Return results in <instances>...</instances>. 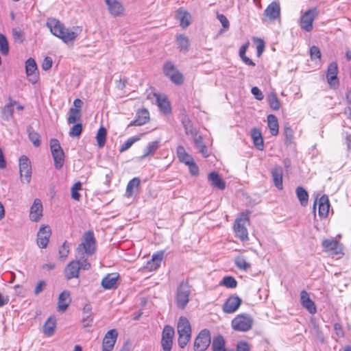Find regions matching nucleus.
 I'll return each mask as SVG.
<instances>
[{"instance_id": "nucleus-53", "label": "nucleus", "mask_w": 351, "mask_h": 351, "mask_svg": "<svg viewBox=\"0 0 351 351\" xmlns=\"http://www.w3.org/2000/svg\"><path fill=\"white\" fill-rule=\"evenodd\" d=\"M82 131V125L81 123H77L74 125L69 131V135L71 137L79 136Z\"/></svg>"}, {"instance_id": "nucleus-49", "label": "nucleus", "mask_w": 351, "mask_h": 351, "mask_svg": "<svg viewBox=\"0 0 351 351\" xmlns=\"http://www.w3.org/2000/svg\"><path fill=\"white\" fill-rule=\"evenodd\" d=\"M0 51L3 55H8L9 53V45L6 37L0 34Z\"/></svg>"}, {"instance_id": "nucleus-33", "label": "nucleus", "mask_w": 351, "mask_h": 351, "mask_svg": "<svg viewBox=\"0 0 351 351\" xmlns=\"http://www.w3.org/2000/svg\"><path fill=\"white\" fill-rule=\"evenodd\" d=\"M211 348L213 351L228 350V349L226 348L225 339L221 335H218L213 339Z\"/></svg>"}, {"instance_id": "nucleus-17", "label": "nucleus", "mask_w": 351, "mask_h": 351, "mask_svg": "<svg viewBox=\"0 0 351 351\" xmlns=\"http://www.w3.org/2000/svg\"><path fill=\"white\" fill-rule=\"evenodd\" d=\"M324 250L332 255H338L341 253V245L335 239H326L322 242Z\"/></svg>"}, {"instance_id": "nucleus-64", "label": "nucleus", "mask_w": 351, "mask_h": 351, "mask_svg": "<svg viewBox=\"0 0 351 351\" xmlns=\"http://www.w3.org/2000/svg\"><path fill=\"white\" fill-rule=\"evenodd\" d=\"M192 137H193V141H194V143H195V146H196L197 148H199V147H200L201 146H202V145H204V143H203V141H202V138L201 136H199V135L198 134V132H197V133L195 134V135H193V136H192Z\"/></svg>"}, {"instance_id": "nucleus-7", "label": "nucleus", "mask_w": 351, "mask_h": 351, "mask_svg": "<svg viewBox=\"0 0 351 351\" xmlns=\"http://www.w3.org/2000/svg\"><path fill=\"white\" fill-rule=\"evenodd\" d=\"M163 72L165 76L169 77L175 84L181 85L183 84L184 76L172 62L168 61L164 64Z\"/></svg>"}, {"instance_id": "nucleus-21", "label": "nucleus", "mask_w": 351, "mask_h": 351, "mask_svg": "<svg viewBox=\"0 0 351 351\" xmlns=\"http://www.w3.org/2000/svg\"><path fill=\"white\" fill-rule=\"evenodd\" d=\"M80 269V265L77 261L70 262L64 269V274L66 279L70 280L74 278H77Z\"/></svg>"}, {"instance_id": "nucleus-29", "label": "nucleus", "mask_w": 351, "mask_h": 351, "mask_svg": "<svg viewBox=\"0 0 351 351\" xmlns=\"http://www.w3.org/2000/svg\"><path fill=\"white\" fill-rule=\"evenodd\" d=\"M208 180L211 182V184L213 186L220 189L223 190L226 188V183L219 176V175L213 171L209 173Z\"/></svg>"}, {"instance_id": "nucleus-31", "label": "nucleus", "mask_w": 351, "mask_h": 351, "mask_svg": "<svg viewBox=\"0 0 351 351\" xmlns=\"http://www.w3.org/2000/svg\"><path fill=\"white\" fill-rule=\"evenodd\" d=\"M163 255V252H158L156 254H153L152 259L147 262V267L150 270H155L158 268L162 260Z\"/></svg>"}, {"instance_id": "nucleus-12", "label": "nucleus", "mask_w": 351, "mask_h": 351, "mask_svg": "<svg viewBox=\"0 0 351 351\" xmlns=\"http://www.w3.org/2000/svg\"><path fill=\"white\" fill-rule=\"evenodd\" d=\"M174 330L169 326H166L162 331L161 345L164 351H171L173 344Z\"/></svg>"}, {"instance_id": "nucleus-58", "label": "nucleus", "mask_w": 351, "mask_h": 351, "mask_svg": "<svg viewBox=\"0 0 351 351\" xmlns=\"http://www.w3.org/2000/svg\"><path fill=\"white\" fill-rule=\"evenodd\" d=\"M284 134L286 138V143H290L293 138V132L290 126H285L284 128Z\"/></svg>"}, {"instance_id": "nucleus-38", "label": "nucleus", "mask_w": 351, "mask_h": 351, "mask_svg": "<svg viewBox=\"0 0 351 351\" xmlns=\"http://www.w3.org/2000/svg\"><path fill=\"white\" fill-rule=\"evenodd\" d=\"M16 104V101H11L9 104H6L2 110L3 119L8 121L13 116L14 106Z\"/></svg>"}, {"instance_id": "nucleus-6", "label": "nucleus", "mask_w": 351, "mask_h": 351, "mask_svg": "<svg viewBox=\"0 0 351 351\" xmlns=\"http://www.w3.org/2000/svg\"><path fill=\"white\" fill-rule=\"evenodd\" d=\"M319 11L316 8L309 9L302 13L300 18V26L302 29L310 32L313 28V21L317 18Z\"/></svg>"}, {"instance_id": "nucleus-14", "label": "nucleus", "mask_w": 351, "mask_h": 351, "mask_svg": "<svg viewBox=\"0 0 351 351\" xmlns=\"http://www.w3.org/2000/svg\"><path fill=\"white\" fill-rule=\"evenodd\" d=\"M51 234V228L49 226H40L37 233V244L40 248L47 247Z\"/></svg>"}, {"instance_id": "nucleus-47", "label": "nucleus", "mask_w": 351, "mask_h": 351, "mask_svg": "<svg viewBox=\"0 0 351 351\" xmlns=\"http://www.w3.org/2000/svg\"><path fill=\"white\" fill-rule=\"evenodd\" d=\"M182 124L186 134H190L191 136L195 135L197 132V130L193 127L189 119L184 118L182 120Z\"/></svg>"}, {"instance_id": "nucleus-36", "label": "nucleus", "mask_w": 351, "mask_h": 351, "mask_svg": "<svg viewBox=\"0 0 351 351\" xmlns=\"http://www.w3.org/2000/svg\"><path fill=\"white\" fill-rule=\"evenodd\" d=\"M159 141H152L148 143L144 149V154L141 156V159H144L149 156L153 155L159 147Z\"/></svg>"}, {"instance_id": "nucleus-4", "label": "nucleus", "mask_w": 351, "mask_h": 351, "mask_svg": "<svg viewBox=\"0 0 351 351\" xmlns=\"http://www.w3.org/2000/svg\"><path fill=\"white\" fill-rule=\"evenodd\" d=\"M249 221V213H241L234 223V230L236 236L242 241L249 239L247 224Z\"/></svg>"}, {"instance_id": "nucleus-13", "label": "nucleus", "mask_w": 351, "mask_h": 351, "mask_svg": "<svg viewBox=\"0 0 351 351\" xmlns=\"http://www.w3.org/2000/svg\"><path fill=\"white\" fill-rule=\"evenodd\" d=\"M118 332L116 329H111L108 331L102 342V351H112L117 341Z\"/></svg>"}, {"instance_id": "nucleus-22", "label": "nucleus", "mask_w": 351, "mask_h": 351, "mask_svg": "<svg viewBox=\"0 0 351 351\" xmlns=\"http://www.w3.org/2000/svg\"><path fill=\"white\" fill-rule=\"evenodd\" d=\"M110 13L113 16H119L124 11V8L119 0H105Z\"/></svg>"}, {"instance_id": "nucleus-16", "label": "nucleus", "mask_w": 351, "mask_h": 351, "mask_svg": "<svg viewBox=\"0 0 351 351\" xmlns=\"http://www.w3.org/2000/svg\"><path fill=\"white\" fill-rule=\"evenodd\" d=\"M241 299L237 295L230 296L223 305V311L226 313H233L241 306Z\"/></svg>"}, {"instance_id": "nucleus-45", "label": "nucleus", "mask_w": 351, "mask_h": 351, "mask_svg": "<svg viewBox=\"0 0 351 351\" xmlns=\"http://www.w3.org/2000/svg\"><path fill=\"white\" fill-rule=\"evenodd\" d=\"M220 285L227 288L234 289L237 287V282L234 277L228 276L223 278Z\"/></svg>"}, {"instance_id": "nucleus-43", "label": "nucleus", "mask_w": 351, "mask_h": 351, "mask_svg": "<svg viewBox=\"0 0 351 351\" xmlns=\"http://www.w3.org/2000/svg\"><path fill=\"white\" fill-rule=\"evenodd\" d=\"M269 105L274 110H278L280 108V103L276 94L271 93L267 97Z\"/></svg>"}, {"instance_id": "nucleus-5", "label": "nucleus", "mask_w": 351, "mask_h": 351, "mask_svg": "<svg viewBox=\"0 0 351 351\" xmlns=\"http://www.w3.org/2000/svg\"><path fill=\"white\" fill-rule=\"evenodd\" d=\"M254 319L249 314H240L232 320V327L234 330L246 332L250 330L253 325Z\"/></svg>"}, {"instance_id": "nucleus-37", "label": "nucleus", "mask_w": 351, "mask_h": 351, "mask_svg": "<svg viewBox=\"0 0 351 351\" xmlns=\"http://www.w3.org/2000/svg\"><path fill=\"white\" fill-rule=\"evenodd\" d=\"M141 180L138 178H134L128 184L126 187L125 195L128 197L132 196L134 189H138L140 186Z\"/></svg>"}, {"instance_id": "nucleus-50", "label": "nucleus", "mask_w": 351, "mask_h": 351, "mask_svg": "<svg viewBox=\"0 0 351 351\" xmlns=\"http://www.w3.org/2000/svg\"><path fill=\"white\" fill-rule=\"evenodd\" d=\"M82 189V184L80 182H77L73 184L71 189V197L75 200H80V194L79 191Z\"/></svg>"}, {"instance_id": "nucleus-18", "label": "nucleus", "mask_w": 351, "mask_h": 351, "mask_svg": "<svg viewBox=\"0 0 351 351\" xmlns=\"http://www.w3.org/2000/svg\"><path fill=\"white\" fill-rule=\"evenodd\" d=\"M43 216V204L39 199H35L30 208L29 218L32 221H38Z\"/></svg>"}, {"instance_id": "nucleus-41", "label": "nucleus", "mask_w": 351, "mask_h": 351, "mask_svg": "<svg viewBox=\"0 0 351 351\" xmlns=\"http://www.w3.org/2000/svg\"><path fill=\"white\" fill-rule=\"evenodd\" d=\"M235 265L240 269L247 271L250 268L251 265L249 263L245 257L243 256H239L234 260Z\"/></svg>"}, {"instance_id": "nucleus-8", "label": "nucleus", "mask_w": 351, "mask_h": 351, "mask_svg": "<svg viewBox=\"0 0 351 351\" xmlns=\"http://www.w3.org/2000/svg\"><path fill=\"white\" fill-rule=\"evenodd\" d=\"M51 152L54 160V167L56 169H60L64 162V153L57 139L50 141Z\"/></svg>"}, {"instance_id": "nucleus-24", "label": "nucleus", "mask_w": 351, "mask_h": 351, "mask_svg": "<svg viewBox=\"0 0 351 351\" xmlns=\"http://www.w3.org/2000/svg\"><path fill=\"white\" fill-rule=\"evenodd\" d=\"M176 18L180 21V26L182 28H186L191 24V16L190 13L182 8H180L177 10Z\"/></svg>"}, {"instance_id": "nucleus-44", "label": "nucleus", "mask_w": 351, "mask_h": 351, "mask_svg": "<svg viewBox=\"0 0 351 351\" xmlns=\"http://www.w3.org/2000/svg\"><path fill=\"white\" fill-rule=\"evenodd\" d=\"M106 134V130L103 127H101L97 131L96 138L97 145L100 148L103 147L105 145Z\"/></svg>"}, {"instance_id": "nucleus-60", "label": "nucleus", "mask_w": 351, "mask_h": 351, "mask_svg": "<svg viewBox=\"0 0 351 351\" xmlns=\"http://www.w3.org/2000/svg\"><path fill=\"white\" fill-rule=\"evenodd\" d=\"M46 282L44 280H40L35 287L34 293L36 295L40 294L46 287Z\"/></svg>"}, {"instance_id": "nucleus-35", "label": "nucleus", "mask_w": 351, "mask_h": 351, "mask_svg": "<svg viewBox=\"0 0 351 351\" xmlns=\"http://www.w3.org/2000/svg\"><path fill=\"white\" fill-rule=\"evenodd\" d=\"M56 328V319L53 317H49L43 326V332L48 337L51 336Z\"/></svg>"}, {"instance_id": "nucleus-1", "label": "nucleus", "mask_w": 351, "mask_h": 351, "mask_svg": "<svg viewBox=\"0 0 351 351\" xmlns=\"http://www.w3.org/2000/svg\"><path fill=\"white\" fill-rule=\"evenodd\" d=\"M47 26L53 35L62 39L65 43L74 40L78 35L77 32L73 29H66L64 25L56 19H48Z\"/></svg>"}, {"instance_id": "nucleus-25", "label": "nucleus", "mask_w": 351, "mask_h": 351, "mask_svg": "<svg viewBox=\"0 0 351 351\" xmlns=\"http://www.w3.org/2000/svg\"><path fill=\"white\" fill-rule=\"evenodd\" d=\"M338 67L336 62H332L328 65L327 71V80L330 86H335L338 84L337 81Z\"/></svg>"}, {"instance_id": "nucleus-11", "label": "nucleus", "mask_w": 351, "mask_h": 351, "mask_svg": "<svg viewBox=\"0 0 351 351\" xmlns=\"http://www.w3.org/2000/svg\"><path fill=\"white\" fill-rule=\"evenodd\" d=\"M210 331L207 329L202 330L195 339L194 351H205L210 346Z\"/></svg>"}, {"instance_id": "nucleus-19", "label": "nucleus", "mask_w": 351, "mask_h": 351, "mask_svg": "<svg viewBox=\"0 0 351 351\" xmlns=\"http://www.w3.org/2000/svg\"><path fill=\"white\" fill-rule=\"evenodd\" d=\"M300 302L304 308H305L310 313H316V306L314 302L310 298L308 293L302 290L300 293Z\"/></svg>"}, {"instance_id": "nucleus-28", "label": "nucleus", "mask_w": 351, "mask_h": 351, "mask_svg": "<svg viewBox=\"0 0 351 351\" xmlns=\"http://www.w3.org/2000/svg\"><path fill=\"white\" fill-rule=\"evenodd\" d=\"M264 14L270 19H276L280 16V8L278 3L272 2L264 11Z\"/></svg>"}, {"instance_id": "nucleus-52", "label": "nucleus", "mask_w": 351, "mask_h": 351, "mask_svg": "<svg viewBox=\"0 0 351 351\" xmlns=\"http://www.w3.org/2000/svg\"><path fill=\"white\" fill-rule=\"evenodd\" d=\"M140 140V137L134 136L128 139L120 147L119 152L121 153L125 152L129 148L132 147V145L136 141Z\"/></svg>"}, {"instance_id": "nucleus-55", "label": "nucleus", "mask_w": 351, "mask_h": 351, "mask_svg": "<svg viewBox=\"0 0 351 351\" xmlns=\"http://www.w3.org/2000/svg\"><path fill=\"white\" fill-rule=\"evenodd\" d=\"M69 253V245L66 241H64L59 250L60 257L65 259Z\"/></svg>"}, {"instance_id": "nucleus-59", "label": "nucleus", "mask_w": 351, "mask_h": 351, "mask_svg": "<svg viewBox=\"0 0 351 351\" xmlns=\"http://www.w3.org/2000/svg\"><path fill=\"white\" fill-rule=\"evenodd\" d=\"M93 322V314L83 315L82 323L84 328L90 326L92 325Z\"/></svg>"}, {"instance_id": "nucleus-62", "label": "nucleus", "mask_w": 351, "mask_h": 351, "mask_svg": "<svg viewBox=\"0 0 351 351\" xmlns=\"http://www.w3.org/2000/svg\"><path fill=\"white\" fill-rule=\"evenodd\" d=\"M250 345L245 341H241L238 343L237 347V351H250Z\"/></svg>"}, {"instance_id": "nucleus-57", "label": "nucleus", "mask_w": 351, "mask_h": 351, "mask_svg": "<svg viewBox=\"0 0 351 351\" xmlns=\"http://www.w3.org/2000/svg\"><path fill=\"white\" fill-rule=\"evenodd\" d=\"M217 18L221 23L225 29H228L230 27V23L226 16L223 14L217 13Z\"/></svg>"}, {"instance_id": "nucleus-20", "label": "nucleus", "mask_w": 351, "mask_h": 351, "mask_svg": "<svg viewBox=\"0 0 351 351\" xmlns=\"http://www.w3.org/2000/svg\"><path fill=\"white\" fill-rule=\"evenodd\" d=\"M149 119V113L146 109H141L138 110L136 114L134 120L130 122L128 127L136 125L141 126L146 123Z\"/></svg>"}, {"instance_id": "nucleus-48", "label": "nucleus", "mask_w": 351, "mask_h": 351, "mask_svg": "<svg viewBox=\"0 0 351 351\" xmlns=\"http://www.w3.org/2000/svg\"><path fill=\"white\" fill-rule=\"evenodd\" d=\"M88 256L86 255H82L80 256L76 255V257L78 258L77 262L79 263V265H80V269H82L84 270H88L91 267L90 263L88 261L87 257Z\"/></svg>"}, {"instance_id": "nucleus-61", "label": "nucleus", "mask_w": 351, "mask_h": 351, "mask_svg": "<svg viewBox=\"0 0 351 351\" xmlns=\"http://www.w3.org/2000/svg\"><path fill=\"white\" fill-rule=\"evenodd\" d=\"M251 93L257 100L261 101L264 98L262 91L256 86L252 88Z\"/></svg>"}, {"instance_id": "nucleus-54", "label": "nucleus", "mask_w": 351, "mask_h": 351, "mask_svg": "<svg viewBox=\"0 0 351 351\" xmlns=\"http://www.w3.org/2000/svg\"><path fill=\"white\" fill-rule=\"evenodd\" d=\"M13 38L16 41L22 43L23 41V32L19 27H15L12 29Z\"/></svg>"}, {"instance_id": "nucleus-2", "label": "nucleus", "mask_w": 351, "mask_h": 351, "mask_svg": "<svg viewBox=\"0 0 351 351\" xmlns=\"http://www.w3.org/2000/svg\"><path fill=\"white\" fill-rule=\"evenodd\" d=\"M177 330L178 345L181 348H184L191 337V327L187 318L184 317H180L177 325Z\"/></svg>"}, {"instance_id": "nucleus-32", "label": "nucleus", "mask_w": 351, "mask_h": 351, "mask_svg": "<svg viewBox=\"0 0 351 351\" xmlns=\"http://www.w3.org/2000/svg\"><path fill=\"white\" fill-rule=\"evenodd\" d=\"M176 152L179 160L186 165L191 164V162L194 161L193 157L186 152L183 146H178Z\"/></svg>"}, {"instance_id": "nucleus-23", "label": "nucleus", "mask_w": 351, "mask_h": 351, "mask_svg": "<svg viewBox=\"0 0 351 351\" xmlns=\"http://www.w3.org/2000/svg\"><path fill=\"white\" fill-rule=\"evenodd\" d=\"M70 293L67 291H62L58 297L57 310L59 312L65 311L71 303Z\"/></svg>"}, {"instance_id": "nucleus-63", "label": "nucleus", "mask_w": 351, "mask_h": 351, "mask_svg": "<svg viewBox=\"0 0 351 351\" xmlns=\"http://www.w3.org/2000/svg\"><path fill=\"white\" fill-rule=\"evenodd\" d=\"M52 66V60L50 57H46L42 64V68L45 71L49 70Z\"/></svg>"}, {"instance_id": "nucleus-10", "label": "nucleus", "mask_w": 351, "mask_h": 351, "mask_svg": "<svg viewBox=\"0 0 351 351\" xmlns=\"http://www.w3.org/2000/svg\"><path fill=\"white\" fill-rule=\"evenodd\" d=\"M19 173L21 182L29 184L31 182V162L25 156H21L19 159Z\"/></svg>"}, {"instance_id": "nucleus-39", "label": "nucleus", "mask_w": 351, "mask_h": 351, "mask_svg": "<svg viewBox=\"0 0 351 351\" xmlns=\"http://www.w3.org/2000/svg\"><path fill=\"white\" fill-rule=\"evenodd\" d=\"M154 96L156 98L157 105L160 110L165 113L169 112L170 111V106L168 100L165 97H162L158 94H154Z\"/></svg>"}, {"instance_id": "nucleus-51", "label": "nucleus", "mask_w": 351, "mask_h": 351, "mask_svg": "<svg viewBox=\"0 0 351 351\" xmlns=\"http://www.w3.org/2000/svg\"><path fill=\"white\" fill-rule=\"evenodd\" d=\"M69 113L68 117V123L69 124L75 123L80 117V112L77 108H71Z\"/></svg>"}, {"instance_id": "nucleus-56", "label": "nucleus", "mask_w": 351, "mask_h": 351, "mask_svg": "<svg viewBox=\"0 0 351 351\" xmlns=\"http://www.w3.org/2000/svg\"><path fill=\"white\" fill-rule=\"evenodd\" d=\"M310 56L311 58L313 60H320L321 58V52L319 49L316 46H312L310 48Z\"/></svg>"}, {"instance_id": "nucleus-27", "label": "nucleus", "mask_w": 351, "mask_h": 351, "mask_svg": "<svg viewBox=\"0 0 351 351\" xmlns=\"http://www.w3.org/2000/svg\"><path fill=\"white\" fill-rule=\"evenodd\" d=\"M119 276V274L117 273L108 274L101 280L102 287L106 289H111L115 288Z\"/></svg>"}, {"instance_id": "nucleus-15", "label": "nucleus", "mask_w": 351, "mask_h": 351, "mask_svg": "<svg viewBox=\"0 0 351 351\" xmlns=\"http://www.w3.org/2000/svg\"><path fill=\"white\" fill-rule=\"evenodd\" d=\"M25 71L29 81L35 84L38 80V72L36 61L33 58H29L25 62Z\"/></svg>"}, {"instance_id": "nucleus-30", "label": "nucleus", "mask_w": 351, "mask_h": 351, "mask_svg": "<svg viewBox=\"0 0 351 351\" xmlns=\"http://www.w3.org/2000/svg\"><path fill=\"white\" fill-rule=\"evenodd\" d=\"M271 176L274 185L278 189H282V169L280 167H276L271 171Z\"/></svg>"}, {"instance_id": "nucleus-9", "label": "nucleus", "mask_w": 351, "mask_h": 351, "mask_svg": "<svg viewBox=\"0 0 351 351\" xmlns=\"http://www.w3.org/2000/svg\"><path fill=\"white\" fill-rule=\"evenodd\" d=\"M191 289L189 284L182 282L177 289L176 303L178 308L183 309L189 301Z\"/></svg>"}, {"instance_id": "nucleus-26", "label": "nucleus", "mask_w": 351, "mask_h": 351, "mask_svg": "<svg viewBox=\"0 0 351 351\" xmlns=\"http://www.w3.org/2000/svg\"><path fill=\"white\" fill-rule=\"evenodd\" d=\"M330 203L328 197L326 195H323L319 199V216L321 218L326 217L329 213Z\"/></svg>"}, {"instance_id": "nucleus-46", "label": "nucleus", "mask_w": 351, "mask_h": 351, "mask_svg": "<svg viewBox=\"0 0 351 351\" xmlns=\"http://www.w3.org/2000/svg\"><path fill=\"white\" fill-rule=\"evenodd\" d=\"M28 136L35 147H38L40 145V135L32 130V128L27 129Z\"/></svg>"}, {"instance_id": "nucleus-40", "label": "nucleus", "mask_w": 351, "mask_h": 351, "mask_svg": "<svg viewBox=\"0 0 351 351\" xmlns=\"http://www.w3.org/2000/svg\"><path fill=\"white\" fill-rule=\"evenodd\" d=\"M296 195L302 206H306L308 203V194L302 186H298L296 189Z\"/></svg>"}, {"instance_id": "nucleus-3", "label": "nucleus", "mask_w": 351, "mask_h": 351, "mask_svg": "<svg viewBox=\"0 0 351 351\" xmlns=\"http://www.w3.org/2000/svg\"><path fill=\"white\" fill-rule=\"evenodd\" d=\"M96 250V241L94 234L92 231H88L84 233L81 244L77 247L76 252L77 256L86 255L91 256Z\"/></svg>"}, {"instance_id": "nucleus-34", "label": "nucleus", "mask_w": 351, "mask_h": 351, "mask_svg": "<svg viewBox=\"0 0 351 351\" xmlns=\"http://www.w3.org/2000/svg\"><path fill=\"white\" fill-rule=\"evenodd\" d=\"M268 127L270 130V133L273 136H276L278 134L279 125L277 117L274 114L267 116Z\"/></svg>"}, {"instance_id": "nucleus-42", "label": "nucleus", "mask_w": 351, "mask_h": 351, "mask_svg": "<svg viewBox=\"0 0 351 351\" xmlns=\"http://www.w3.org/2000/svg\"><path fill=\"white\" fill-rule=\"evenodd\" d=\"M177 43L180 51H187L189 47V38L183 34L177 36Z\"/></svg>"}]
</instances>
